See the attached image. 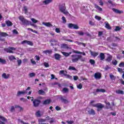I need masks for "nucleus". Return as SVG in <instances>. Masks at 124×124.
Listing matches in <instances>:
<instances>
[{
  "mask_svg": "<svg viewBox=\"0 0 124 124\" xmlns=\"http://www.w3.org/2000/svg\"><path fill=\"white\" fill-rule=\"evenodd\" d=\"M18 19L21 21V22H22L23 25L26 26L29 25L30 22L29 21V20H27L25 18H24V16H19Z\"/></svg>",
  "mask_w": 124,
  "mask_h": 124,
  "instance_id": "4",
  "label": "nucleus"
},
{
  "mask_svg": "<svg viewBox=\"0 0 124 124\" xmlns=\"http://www.w3.org/2000/svg\"><path fill=\"white\" fill-rule=\"evenodd\" d=\"M96 93H106V90L104 89H97L95 91Z\"/></svg>",
  "mask_w": 124,
  "mask_h": 124,
  "instance_id": "21",
  "label": "nucleus"
},
{
  "mask_svg": "<svg viewBox=\"0 0 124 124\" xmlns=\"http://www.w3.org/2000/svg\"><path fill=\"white\" fill-rule=\"evenodd\" d=\"M66 123L68 124H73L74 123V122H73V121H66Z\"/></svg>",
  "mask_w": 124,
  "mask_h": 124,
  "instance_id": "56",
  "label": "nucleus"
},
{
  "mask_svg": "<svg viewBox=\"0 0 124 124\" xmlns=\"http://www.w3.org/2000/svg\"><path fill=\"white\" fill-rule=\"evenodd\" d=\"M118 63V62L116 60H115L114 61L112 62V64L114 65H116Z\"/></svg>",
  "mask_w": 124,
  "mask_h": 124,
  "instance_id": "63",
  "label": "nucleus"
},
{
  "mask_svg": "<svg viewBox=\"0 0 124 124\" xmlns=\"http://www.w3.org/2000/svg\"><path fill=\"white\" fill-rule=\"evenodd\" d=\"M28 42H29V41H27V40L23 41L22 42H21V44L24 45V44H27Z\"/></svg>",
  "mask_w": 124,
  "mask_h": 124,
  "instance_id": "60",
  "label": "nucleus"
},
{
  "mask_svg": "<svg viewBox=\"0 0 124 124\" xmlns=\"http://www.w3.org/2000/svg\"><path fill=\"white\" fill-rule=\"evenodd\" d=\"M44 53L45 54H51L52 51H51V50H46L44 51Z\"/></svg>",
  "mask_w": 124,
  "mask_h": 124,
  "instance_id": "33",
  "label": "nucleus"
},
{
  "mask_svg": "<svg viewBox=\"0 0 124 124\" xmlns=\"http://www.w3.org/2000/svg\"><path fill=\"white\" fill-rule=\"evenodd\" d=\"M8 59H9L10 61L16 60V58H15V57L13 55H11L10 56H8Z\"/></svg>",
  "mask_w": 124,
  "mask_h": 124,
  "instance_id": "25",
  "label": "nucleus"
},
{
  "mask_svg": "<svg viewBox=\"0 0 124 124\" xmlns=\"http://www.w3.org/2000/svg\"><path fill=\"white\" fill-rule=\"evenodd\" d=\"M62 91H63L64 93H67L69 92V89L68 88H64L62 89Z\"/></svg>",
  "mask_w": 124,
  "mask_h": 124,
  "instance_id": "44",
  "label": "nucleus"
},
{
  "mask_svg": "<svg viewBox=\"0 0 124 124\" xmlns=\"http://www.w3.org/2000/svg\"><path fill=\"white\" fill-rule=\"evenodd\" d=\"M91 55H92V56H93L94 57H96L98 56V53L95 52H91Z\"/></svg>",
  "mask_w": 124,
  "mask_h": 124,
  "instance_id": "31",
  "label": "nucleus"
},
{
  "mask_svg": "<svg viewBox=\"0 0 124 124\" xmlns=\"http://www.w3.org/2000/svg\"><path fill=\"white\" fill-rule=\"evenodd\" d=\"M90 64L93 65L95 64V61L93 59H90L89 61Z\"/></svg>",
  "mask_w": 124,
  "mask_h": 124,
  "instance_id": "46",
  "label": "nucleus"
},
{
  "mask_svg": "<svg viewBox=\"0 0 124 124\" xmlns=\"http://www.w3.org/2000/svg\"><path fill=\"white\" fill-rule=\"evenodd\" d=\"M112 60V56L109 55L108 56L107 58L106 59V62H107L110 63L111 61Z\"/></svg>",
  "mask_w": 124,
  "mask_h": 124,
  "instance_id": "14",
  "label": "nucleus"
},
{
  "mask_svg": "<svg viewBox=\"0 0 124 124\" xmlns=\"http://www.w3.org/2000/svg\"><path fill=\"white\" fill-rule=\"evenodd\" d=\"M27 93V92L26 91H18L17 93V96H18L20 95H21V94L24 95Z\"/></svg>",
  "mask_w": 124,
  "mask_h": 124,
  "instance_id": "18",
  "label": "nucleus"
},
{
  "mask_svg": "<svg viewBox=\"0 0 124 124\" xmlns=\"http://www.w3.org/2000/svg\"><path fill=\"white\" fill-rule=\"evenodd\" d=\"M105 27L108 30H111V29H112V28L109 26V24L108 22H106Z\"/></svg>",
  "mask_w": 124,
  "mask_h": 124,
  "instance_id": "27",
  "label": "nucleus"
},
{
  "mask_svg": "<svg viewBox=\"0 0 124 124\" xmlns=\"http://www.w3.org/2000/svg\"><path fill=\"white\" fill-rule=\"evenodd\" d=\"M77 33L80 36L84 35V32L82 31H77Z\"/></svg>",
  "mask_w": 124,
  "mask_h": 124,
  "instance_id": "39",
  "label": "nucleus"
},
{
  "mask_svg": "<svg viewBox=\"0 0 124 124\" xmlns=\"http://www.w3.org/2000/svg\"><path fill=\"white\" fill-rule=\"evenodd\" d=\"M35 74L34 73H30L29 74V76L30 78H33L35 77Z\"/></svg>",
  "mask_w": 124,
  "mask_h": 124,
  "instance_id": "48",
  "label": "nucleus"
},
{
  "mask_svg": "<svg viewBox=\"0 0 124 124\" xmlns=\"http://www.w3.org/2000/svg\"><path fill=\"white\" fill-rule=\"evenodd\" d=\"M7 62V61H5L4 59H2L0 58V63L2 64H5Z\"/></svg>",
  "mask_w": 124,
  "mask_h": 124,
  "instance_id": "30",
  "label": "nucleus"
},
{
  "mask_svg": "<svg viewBox=\"0 0 124 124\" xmlns=\"http://www.w3.org/2000/svg\"><path fill=\"white\" fill-rule=\"evenodd\" d=\"M115 93L118 94H122V95L124 94V92L122 90H116V91H115Z\"/></svg>",
  "mask_w": 124,
  "mask_h": 124,
  "instance_id": "24",
  "label": "nucleus"
},
{
  "mask_svg": "<svg viewBox=\"0 0 124 124\" xmlns=\"http://www.w3.org/2000/svg\"><path fill=\"white\" fill-rule=\"evenodd\" d=\"M100 61H103L105 59V55L104 53H101L100 54Z\"/></svg>",
  "mask_w": 124,
  "mask_h": 124,
  "instance_id": "22",
  "label": "nucleus"
},
{
  "mask_svg": "<svg viewBox=\"0 0 124 124\" xmlns=\"http://www.w3.org/2000/svg\"><path fill=\"white\" fill-rule=\"evenodd\" d=\"M55 32H56L57 33H60L61 32L60 29L59 28L55 29Z\"/></svg>",
  "mask_w": 124,
  "mask_h": 124,
  "instance_id": "57",
  "label": "nucleus"
},
{
  "mask_svg": "<svg viewBox=\"0 0 124 124\" xmlns=\"http://www.w3.org/2000/svg\"><path fill=\"white\" fill-rule=\"evenodd\" d=\"M121 30V28L119 26L115 27V29L113 30V31H120Z\"/></svg>",
  "mask_w": 124,
  "mask_h": 124,
  "instance_id": "35",
  "label": "nucleus"
},
{
  "mask_svg": "<svg viewBox=\"0 0 124 124\" xmlns=\"http://www.w3.org/2000/svg\"><path fill=\"white\" fill-rule=\"evenodd\" d=\"M23 8H24V11L25 14H27V13H28L27 7L26 6H24Z\"/></svg>",
  "mask_w": 124,
  "mask_h": 124,
  "instance_id": "45",
  "label": "nucleus"
},
{
  "mask_svg": "<svg viewBox=\"0 0 124 124\" xmlns=\"http://www.w3.org/2000/svg\"><path fill=\"white\" fill-rule=\"evenodd\" d=\"M73 79H74V80L77 81L78 80V77L77 76H74Z\"/></svg>",
  "mask_w": 124,
  "mask_h": 124,
  "instance_id": "64",
  "label": "nucleus"
},
{
  "mask_svg": "<svg viewBox=\"0 0 124 124\" xmlns=\"http://www.w3.org/2000/svg\"><path fill=\"white\" fill-rule=\"evenodd\" d=\"M35 115H36V116L37 117H41V114H40V110H38L36 112V113H35Z\"/></svg>",
  "mask_w": 124,
  "mask_h": 124,
  "instance_id": "37",
  "label": "nucleus"
},
{
  "mask_svg": "<svg viewBox=\"0 0 124 124\" xmlns=\"http://www.w3.org/2000/svg\"><path fill=\"white\" fill-rule=\"evenodd\" d=\"M13 32L14 34H18V31H16V30L15 29L13 31Z\"/></svg>",
  "mask_w": 124,
  "mask_h": 124,
  "instance_id": "58",
  "label": "nucleus"
},
{
  "mask_svg": "<svg viewBox=\"0 0 124 124\" xmlns=\"http://www.w3.org/2000/svg\"><path fill=\"white\" fill-rule=\"evenodd\" d=\"M64 76H66V77L67 78H69L71 80H73V77L72 76H71L70 75H65L64 74Z\"/></svg>",
  "mask_w": 124,
  "mask_h": 124,
  "instance_id": "47",
  "label": "nucleus"
},
{
  "mask_svg": "<svg viewBox=\"0 0 124 124\" xmlns=\"http://www.w3.org/2000/svg\"><path fill=\"white\" fill-rule=\"evenodd\" d=\"M31 20L32 22H33V23H37L38 22V20L34 18H31Z\"/></svg>",
  "mask_w": 124,
  "mask_h": 124,
  "instance_id": "54",
  "label": "nucleus"
},
{
  "mask_svg": "<svg viewBox=\"0 0 124 124\" xmlns=\"http://www.w3.org/2000/svg\"><path fill=\"white\" fill-rule=\"evenodd\" d=\"M55 109H56L57 111H60L61 110V108L58 106H57L56 107H55Z\"/></svg>",
  "mask_w": 124,
  "mask_h": 124,
  "instance_id": "62",
  "label": "nucleus"
},
{
  "mask_svg": "<svg viewBox=\"0 0 124 124\" xmlns=\"http://www.w3.org/2000/svg\"><path fill=\"white\" fill-rule=\"evenodd\" d=\"M62 23L65 24L67 22V20H66L65 16H62Z\"/></svg>",
  "mask_w": 124,
  "mask_h": 124,
  "instance_id": "40",
  "label": "nucleus"
},
{
  "mask_svg": "<svg viewBox=\"0 0 124 124\" xmlns=\"http://www.w3.org/2000/svg\"><path fill=\"white\" fill-rule=\"evenodd\" d=\"M61 53L62 54V55H63V56L65 57H68L69 56V55H70L72 54V52H61Z\"/></svg>",
  "mask_w": 124,
  "mask_h": 124,
  "instance_id": "17",
  "label": "nucleus"
},
{
  "mask_svg": "<svg viewBox=\"0 0 124 124\" xmlns=\"http://www.w3.org/2000/svg\"><path fill=\"white\" fill-rule=\"evenodd\" d=\"M93 107L97 108L98 109L97 111H100L102 110V109L104 108V105L101 103H97L96 104L92 105Z\"/></svg>",
  "mask_w": 124,
  "mask_h": 124,
  "instance_id": "5",
  "label": "nucleus"
},
{
  "mask_svg": "<svg viewBox=\"0 0 124 124\" xmlns=\"http://www.w3.org/2000/svg\"><path fill=\"white\" fill-rule=\"evenodd\" d=\"M88 113H89L90 115H95V111H94V110L93 109H90V111H88Z\"/></svg>",
  "mask_w": 124,
  "mask_h": 124,
  "instance_id": "28",
  "label": "nucleus"
},
{
  "mask_svg": "<svg viewBox=\"0 0 124 124\" xmlns=\"http://www.w3.org/2000/svg\"><path fill=\"white\" fill-rule=\"evenodd\" d=\"M2 78H4V79H8L9 78V75H6L5 73H4L2 75Z\"/></svg>",
  "mask_w": 124,
  "mask_h": 124,
  "instance_id": "23",
  "label": "nucleus"
},
{
  "mask_svg": "<svg viewBox=\"0 0 124 124\" xmlns=\"http://www.w3.org/2000/svg\"><path fill=\"white\" fill-rule=\"evenodd\" d=\"M109 77H110V78H111V80H115V78L114 75H110Z\"/></svg>",
  "mask_w": 124,
  "mask_h": 124,
  "instance_id": "50",
  "label": "nucleus"
},
{
  "mask_svg": "<svg viewBox=\"0 0 124 124\" xmlns=\"http://www.w3.org/2000/svg\"><path fill=\"white\" fill-rule=\"evenodd\" d=\"M74 52H75L76 54H82V55H83L84 56L86 55V54L85 52H81L78 51H76Z\"/></svg>",
  "mask_w": 124,
  "mask_h": 124,
  "instance_id": "34",
  "label": "nucleus"
},
{
  "mask_svg": "<svg viewBox=\"0 0 124 124\" xmlns=\"http://www.w3.org/2000/svg\"><path fill=\"white\" fill-rule=\"evenodd\" d=\"M102 76L101 74L100 73H95L94 74L95 79H100L101 78Z\"/></svg>",
  "mask_w": 124,
  "mask_h": 124,
  "instance_id": "10",
  "label": "nucleus"
},
{
  "mask_svg": "<svg viewBox=\"0 0 124 124\" xmlns=\"http://www.w3.org/2000/svg\"><path fill=\"white\" fill-rule=\"evenodd\" d=\"M68 27L69 29H75V30H78L79 28L77 24H74L73 23H69V25H68Z\"/></svg>",
  "mask_w": 124,
  "mask_h": 124,
  "instance_id": "6",
  "label": "nucleus"
},
{
  "mask_svg": "<svg viewBox=\"0 0 124 124\" xmlns=\"http://www.w3.org/2000/svg\"><path fill=\"white\" fill-rule=\"evenodd\" d=\"M0 119H1V121L0 120V124H5L4 122H7V119L4 117L3 116H0Z\"/></svg>",
  "mask_w": 124,
  "mask_h": 124,
  "instance_id": "8",
  "label": "nucleus"
},
{
  "mask_svg": "<svg viewBox=\"0 0 124 124\" xmlns=\"http://www.w3.org/2000/svg\"><path fill=\"white\" fill-rule=\"evenodd\" d=\"M71 61L73 63H76L78 62L79 60H80L81 62H84L85 61V58H83V56L82 55H71Z\"/></svg>",
  "mask_w": 124,
  "mask_h": 124,
  "instance_id": "1",
  "label": "nucleus"
},
{
  "mask_svg": "<svg viewBox=\"0 0 124 124\" xmlns=\"http://www.w3.org/2000/svg\"><path fill=\"white\" fill-rule=\"evenodd\" d=\"M38 94L39 95H45L46 94V93L45 91H44L43 90H39L38 92Z\"/></svg>",
  "mask_w": 124,
  "mask_h": 124,
  "instance_id": "26",
  "label": "nucleus"
},
{
  "mask_svg": "<svg viewBox=\"0 0 124 124\" xmlns=\"http://www.w3.org/2000/svg\"><path fill=\"white\" fill-rule=\"evenodd\" d=\"M31 101H33V107L35 108L39 107L41 103V101L39 99H31Z\"/></svg>",
  "mask_w": 124,
  "mask_h": 124,
  "instance_id": "3",
  "label": "nucleus"
},
{
  "mask_svg": "<svg viewBox=\"0 0 124 124\" xmlns=\"http://www.w3.org/2000/svg\"><path fill=\"white\" fill-rule=\"evenodd\" d=\"M15 110V107L12 106L11 108V109H10V111H11V112H13V111Z\"/></svg>",
  "mask_w": 124,
  "mask_h": 124,
  "instance_id": "52",
  "label": "nucleus"
},
{
  "mask_svg": "<svg viewBox=\"0 0 124 124\" xmlns=\"http://www.w3.org/2000/svg\"><path fill=\"white\" fill-rule=\"evenodd\" d=\"M55 59L57 61H60L61 58H62V56L60 54L55 53L54 54Z\"/></svg>",
  "mask_w": 124,
  "mask_h": 124,
  "instance_id": "9",
  "label": "nucleus"
},
{
  "mask_svg": "<svg viewBox=\"0 0 124 124\" xmlns=\"http://www.w3.org/2000/svg\"><path fill=\"white\" fill-rule=\"evenodd\" d=\"M119 67L124 68V62H121L120 63H119Z\"/></svg>",
  "mask_w": 124,
  "mask_h": 124,
  "instance_id": "41",
  "label": "nucleus"
},
{
  "mask_svg": "<svg viewBox=\"0 0 124 124\" xmlns=\"http://www.w3.org/2000/svg\"><path fill=\"white\" fill-rule=\"evenodd\" d=\"M83 88V85L81 83H79V84L77 85V88L78 89H81Z\"/></svg>",
  "mask_w": 124,
  "mask_h": 124,
  "instance_id": "42",
  "label": "nucleus"
},
{
  "mask_svg": "<svg viewBox=\"0 0 124 124\" xmlns=\"http://www.w3.org/2000/svg\"><path fill=\"white\" fill-rule=\"evenodd\" d=\"M16 49L15 47H9L8 48H6L4 49V50L7 53H13V50H15Z\"/></svg>",
  "mask_w": 124,
  "mask_h": 124,
  "instance_id": "7",
  "label": "nucleus"
},
{
  "mask_svg": "<svg viewBox=\"0 0 124 124\" xmlns=\"http://www.w3.org/2000/svg\"><path fill=\"white\" fill-rule=\"evenodd\" d=\"M52 1L53 0H45L43 1L42 3L43 4L47 5V4L51 3L52 2Z\"/></svg>",
  "mask_w": 124,
  "mask_h": 124,
  "instance_id": "15",
  "label": "nucleus"
},
{
  "mask_svg": "<svg viewBox=\"0 0 124 124\" xmlns=\"http://www.w3.org/2000/svg\"><path fill=\"white\" fill-rule=\"evenodd\" d=\"M31 63H32V64L36 65V62H35V61H34L33 59H31Z\"/></svg>",
  "mask_w": 124,
  "mask_h": 124,
  "instance_id": "59",
  "label": "nucleus"
},
{
  "mask_svg": "<svg viewBox=\"0 0 124 124\" xmlns=\"http://www.w3.org/2000/svg\"><path fill=\"white\" fill-rule=\"evenodd\" d=\"M94 18L95 19L98 20H100L101 19V17L100 16H95Z\"/></svg>",
  "mask_w": 124,
  "mask_h": 124,
  "instance_id": "55",
  "label": "nucleus"
},
{
  "mask_svg": "<svg viewBox=\"0 0 124 124\" xmlns=\"http://www.w3.org/2000/svg\"><path fill=\"white\" fill-rule=\"evenodd\" d=\"M59 11H60L61 12L63 13V14L67 15L69 14L68 11H67L66 10V7H65V4L63 3L62 4H59Z\"/></svg>",
  "mask_w": 124,
  "mask_h": 124,
  "instance_id": "2",
  "label": "nucleus"
},
{
  "mask_svg": "<svg viewBox=\"0 0 124 124\" xmlns=\"http://www.w3.org/2000/svg\"><path fill=\"white\" fill-rule=\"evenodd\" d=\"M28 45L32 46L33 45L32 42H31L30 41H28V42L27 43Z\"/></svg>",
  "mask_w": 124,
  "mask_h": 124,
  "instance_id": "51",
  "label": "nucleus"
},
{
  "mask_svg": "<svg viewBox=\"0 0 124 124\" xmlns=\"http://www.w3.org/2000/svg\"><path fill=\"white\" fill-rule=\"evenodd\" d=\"M0 35H1V36L5 37L8 36L9 35L6 32H0Z\"/></svg>",
  "mask_w": 124,
  "mask_h": 124,
  "instance_id": "29",
  "label": "nucleus"
},
{
  "mask_svg": "<svg viewBox=\"0 0 124 124\" xmlns=\"http://www.w3.org/2000/svg\"><path fill=\"white\" fill-rule=\"evenodd\" d=\"M45 122H46V119H41L38 120V122L39 124L44 123Z\"/></svg>",
  "mask_w": 124,
  "mask_h": 124,
  "instance_id": "38",
  "label": "nucleus"
},
{
  "mask_svg": "<svg viewBox=\"0 0 124 124\" xmlns=\"http://www.w3.org/2000/svg\"><path fill=\"white\" fill-rule=\"evenodd\" d=\"M44 66L46 67H49V63H47L46 62H45L44 63Z\"/></svg>",
  "mask_w": 124,
  "mask_h": 124,
  "instance_id": "53",
  "label": "nucleus"
},
{
  "mask_svg": "<svg viewBox=\"0 0 124 124\" xmlns=\"http://www.w3.org/2000/svg\"><path fill=\"white\" fill-rule=\"evenodd\" d=\"M117 71H118L119 73H122L123 71V70L122 68H117Z\"/></svg>",
  "mask_w": 124,
  "mask_h": 124,
  "instance_id": "61",
  "label": "nucleus"
},
{
  "mask_svg": "<svg viewBox=\"0 0 124 124\" xmlns=\"http://www.w3.org/2000/svg\"><path fill=\"white\" fill-rule=\"evenodd\" d=\"M42 24L44 25V26H46V27H52L53 25L52 24L50 23V22H42Z\"/></svg>",
  "mask_w": 124,
  "mask_h": 124,
  "instance_id": "12",
  "label": "nucleus"
},
{
  "mask_svg": "<svg viewBox=\"0 0 124 124\" xmlns=\"http://www.w3.org/2000/svg\"><path fill=\"white\" fill-rule=\"evenodd\" d=\"M94 7L95 9H98L100 12L102 11V9L101 7H100L99 6H98V5L95 4Z\"/></svg>",
  "mask_w": 124,
  "mask_h": 124,
  "instance_id": "32",
  "label": "nucleus"
},
{
  "mask_svg": "<svg viewBox=\"0 0 124 124\" xmlns=\"http://www.w3.org/2000/svg\"><path fill=\"white\" fill-rule=\"evenodd\" d=\"M68 70H73V71H76V68L75 67L70 66L69 67Z\"/></svg>",
  "mask_w": 124,
  "mask_h": 124,
  "instance_id": "43",
  "label": "nucleus"
},
{
  "mask_svg": "<svg viewBox=\"0 0 124 124\" xmlns=\"http://www.w3.org/2000/svg\"><path fill=\"white\" fill-rule=\"evenodd\" d=\"M112 11L117 14H121L122 13H123V11H120L118 9L114 8L112 9Z\"/></svg>",
  "mask_w": 124,
  "mask_h": 124,
  "instance_id": "19",
  "label": "nucleus"
},
{
  "mask_svg": "<svg viewBox=\"0 0 124 124\" xmlns=\"http://www.w3.org/2000/svg\"><path fill=\"white\" fill-rule=\"evenodd\" d=\"M27 30L28 31H31L32 32L35 33H38V31H37L36 30H33L32 29L28 28Z\"/></svg>",
  "mask_w": 124,
  "mask_h": 124,
  "instance_id": "36",
  "label": "nucleus"
},
{
  "mask_svg": "<svg viewBox=\"0 0 124 124\" xmlns=\"http://www.w3.org/2000/svg\"><path fill=\"white\" fill-rule=\"evenodd\" d=\"M17 65L20 66V65H21V63H22L21 60H17Z\"/></svg>",
  "mask_w": 124,
  "mask_h": 124,
  "instance_id": "49",
  "label": "nucleus"
},
{
  "mask_svg": "<svg viewBox=\"0 0 124 124\" xmlns=\"http://www.w3.org/2000/svg\"><path fill=\"white\" fill-rule=\"evenodd\" d=\"M5 23L8 27H10L13 25V24L12 22L10 21V20H6Z\"/></svg>",
  "mask_w": 124,
  "mask_h": 124,
  "instance_id": "16",
  "label": "nucleus"
},
{
  "mask_svg": "<svg viewBox=\"0 0 124 124\" xmlns=\"http://www.w3.org/2000/svg\"><path fill=\"white\" fill-rule=\"evenodd\" d=\"M60 99L61 100V102H62V103H64V104H67L69 103V101L68 100L66 99H64L63 96H61L60 97Z\"/></svg>",
  "mask_w": 124,
  "mask_h": 124,
  "instance_id": "13",
  "label": "nucleus"
},
{
  "mask_svg": "<svg viewBox=\"0 0 124 124\" xmlns=\"http://www.w3.org/2000/svg\"><path fill=\"white\" fill-rule=\"evenodd\" d=\"M61 48L68 49H69V46L68 45L63 44L61 45Z\"/></svg>",
  "mask_w": 124,
  "mask_h": 124,
  "instance_id": "20",
  "label": "nucleus"
},
{
  "mask_svg": "<svg viewBox=\"0 0 124 124\" xmlns=\"http://www.w3.org/2000/svg\"><path fill=\"white\" fill-rule=\"evenodd\" d=\"M51 103V100L50 99H46L44 101H43V105H49Z\"/></svg>",
  "mask_w": 124,
  "mask_h": 124,
  "instance_id": "11",
  "label": "nucleus"
}]
</instances>
